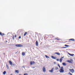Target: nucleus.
I'll return each mask as SVG.
<instances>
[{"mask_svg": "<svg viewBox=\"0 0 75 75\" xmlns=\"http://www.w3.org/2000/svg\"><path fill=\"white\" fill-rule=\"evenodd\" d=\"M15 38H16V35H15Z\"/></svg>", "mask_w": 75, "mask_h": 75, "instance_id": "obj_38", "label": "nucleus"}, {"mask_svg": "<svg viewBox=\"0 0 75 75\" xmlns=\"http://www.w3.org/2000/svg\"><path fill=\"white\" fill-rule=\"evenodd\" d=\"M24 75H28V74L27 73H25L24 74Z\"/></svg>", "mask_w": 75, "mask_h": 75, "instance_id": "obj_30", "label": "nucleus"}, {"mask_svg": "<svg viewBox=\"0 0 75 75\" xmlns=\"http://www.w3.org/2000/svg\"><path fill=\"white\" fill-rule=\"evenodd\" d=\"M62 48H67V47H63Z\"/></svg>", "mask_w": 75, "mask_h": 75, "instance_id": "obj_31", "label": "nucleus"}, {"mask_svg": "<svg viewBox=\"0 0 75 75\" xmlns=\"http://www.w3.org/2000/svg\"><path fill=\"white\" fill-rule=\"evenodd\" d=\"M56 60L57 61H59V59H57Z\"/></svg>", "mask_w": 75, "mask_h": 75, "instance_id": "obj_27", "label": "nucleus"}, {"mask_svg": "<svg viewBox=\"0 0 75 75\" xmlns=\"http://www.w3.org/2000/svg\"><path fill=\"white\" fill-rule=\"evenodd\" d=\"M10 34V32H9V33H8V34H7L8 35V34Z\"/></svg>", "mask_w": 75, "mask_h": 75, "instance_id": "obj_34", "label": "nucleus"}, {"mask_svg": "<svg viewBox=\"0 0 75 75\" xmlns=\"http://www.w3.org/2000/svg\"><path fill=\"white\" fill-rule=\"evenodd\" d=\"M55 54H56L57 55H60V53L58 52H56L55 53Z\"/></svg>", "mask_w": 75, "mask_h": 75, "instance_id": "obj_14", "label": "nucleus"}, {"mask_svg": "<svg viewBox=\"0 0 75 75\" xmlns=\"http://www.w3.org/2000/svg\"><path fill=\"white\" fill-rule=\"evenodd\" d=\"M55 39H56V40H59L57 38H55Z\"/></svg>", "mask_w": 75, "mask_h": 75, "instance_id": "obj_29", "label": "nucleus"}, {"mask_svg": "<svg viewBox=\"0 0 75 75\" xmlns=\"http://www.w3.org/2000/svg\"><path fill=\"white\" fill-rule=\"evenodd\" d=\"M42 71L44 72H46V69H45V67H43L42 68Z\"/></svg>", "mask_w": 75, "mask_h": 75, "instance_id": "obj_4", "label": "nucleus"}, {"mask_svg": "<svg viewBox=\"0 0 75 75\" xmlns=\"http://www.w3.org/2000/svg\"><path fill=\"white\" fill-rule=\"evenodd\" d=\"M6 68L7 69H9V67H8L7 64H6Z\"/></svg>", "mask_w": 75, "mask_h": 75, "instance_id": "obj_20", "label": "nucleus"}, {"mask_svg": "<svg viewBox=\"0 0 75 75\" xmlns=\"http://www.w3.org/2000/svg\"><path fill=\"white\" fill-rule=\"evenodd\" d=\"M62 64L63 65H64V66H66L67 65V64L65 62H63L62 63Z\"/></svg>", "mask_w": 75, "mask_h": 75, "instance_id": "obj_13", "label": "nucleus"}, {"mask_svg": "<svg viewBox=\"0 0 75 75\" xmlns=\"http://www.w3.org/2000/svg\"><path fill=\"white\" fill-rule=\"evenodd\" d=\"M64 46L66 47H69V45H65Z\"/></svg>", "mask_w": 75, "mask_h": 75, "instance_id": "obj_19", "label": "nucleus"}, {"mask_svg": "<svg viewBox=\"0 0 75 75\" xmlns=\"http://www.w3.org/2000/svg\"><path fill=\"white\" fill-rule=\"evenodd\" d=\"M64 58V56H63V57H62L61 58V59H63V58Z\"/></svg>", "mask_w": 75, "mask_h": 75, "instance_id": "obj_33", "label": "nucleus"}, {"mask_svg": "<svg viewBox=\"0 0 75 75\" xmlns=\"http://www.w3.org/2000/svg\"><path fill=\"white\" fill-rule=\"evenodd\" d=\"M58 67H59V68H61V66H60L59 64H58Z\"/></svg>", "mask_w": 75, "mask_h": 75, "instance_id": "obj_25", "label": "nucleus"}, {"mask_svg": "<svg viewBox=\"0 0 75 75\" xmlns=\"http://www.w3.org/2000/svg\"><path fill=\"white\" fill-rule=\"evenodd\" d=\"M68 74H69V75H72V74L70 72H69Z\"/></svg>", "mask_w": 75, "mask_h": 75, "instance_id": "obj_26", "label": "nucleus"}, {"mask_svg": "<svg viewBox=\"0 0 75 75\" xmlns=\"http://www.w3.org/2000/svg\"><path fill=\"white\" fill-rule=\"evenodd\" d=\"M16 46L17 47H23V45L20 44H18L16 45Z\"/></svg>", "mask_w": 75, "mask_h": 75, "instance_id": "obj_3", "label": "nucleus"}, {"mask_svg": "<svg viewBox=\"0 0 75 75\" xmlns=\"http://www.w3.org/2000/svg\"><path fill=\"white\" fill-rule=\"evenodd\" d=\"M13 66H15V64H13Z\"/></svg>", "mask_w": 75, "mask_h": 75, "instance_id": "obj_35", "label": "nucleus"}, {"mask_svg": "<svg viewBox=\"0 0 75 75\" xmlns=\"http://www.w3.org/2000/svg\"><path fill=\"white\" fill-rule=\"evenodd\" d=\"M6 42H7V41L6 40Z\"/></svg>", "mask_w": 75, "mask_h": 75, "instance_id": "obj_40", "label": "nucleus"}, {"mask_svg": "<svg viewBox=\"0 0 75 75\" xmlns=\"http://www.w3.org/2000/svg\"><path fill=\"white\" fill-rule=\"evenodd\" d=\"M9 64H10L11 67L13 66V63H12L11 61L10 60L9 61Z\"/></svg>", "mask_w": 75, "mask_h": 75, "instance_id": "obj_6", "label": "nucleus"}, {"mask_svg": "<svg viewBox=\"0 0 75 75\" xmlns=\"http://www.w3.org/2000/svg\"><path fill=\"white\" fill-rule=\"evenodd\" d=\"M69 41H75V39L73 38L70 39H69Z\"/></svg>", "mask_w": 75, "mask_h": 75, "instance_id": "obj_12", "label": "nucleus"}, {"mask_svg": "<svg viewBox=\"0 0 75 75\" xmlns=\"http://www.w3.org/2000/svg\"><path fill=\"white\" fill-rule=\"evenodd\" d=\"M62 59H61V58L60 59V62H62Z\"/></svg>", "mask_w": 75, "mask_h": 75, "instance_id": "obj_21", "label": "nucleus"}, {"mask_svg": "<svg viewBox=\"0 0 75 75\" xmlns=\"http://www.w3.org/2000/svg\"><path fill=\"white\" fill-rule=\"evenodd\" d=\"M54 64H56V63L55 62H54Z\"/></svg>", "mask_w": 75, "mask_h": 75, "instance_id": "obj_36", "label": "nucleus"}, {"mask_svg": "<svg viewBox=\"0 0 75 75\" xmlns=\"http://www.w3.org/2000/svg\"><path fill=\"white\" fill-rule=\"evenodd\" d=\"M32 68L34 69V68H35V67H32Z\"/></svg>", "mask_w": 75, "mask_h": 75, "instance_id": "obj_39", "label": "nucleus"}, {"mask_svg": "<svg viewBox=\"0 0 75 75\" xmlns=\"http://www.w3.org/2000/svg\"><path fill=\"white\" fill-rule=\"evenodd\" d=\"M55 69L56 70H58V67H56Z\"/></svg>", "mask_w": 75, "mask_h": 75, "instance_id": "obj_24", "label": "nucleus"}, {"mask_svg": "<svg viewBox=\"0 0 75 75\" xmlns=\"http://www.w3.org/2000/svg\"><path fill=\"white\" fill-rule=\"evenodd\" d=\"M23 67V68H24V66Z\"/></svg>", "mask_w": 75, "mask_h": 75, "instance_id": "obj_41", "label": "nucleus"}, {"mask_svg": "<svg viewBox=\"0 0 75 75\" xmlns=\"http://www.w3.org/2000/svg\"><path fill=\"white\" fill-rule=\"evenodd\" d=\"M35 62L33 61H31L30 62V65H32L34 64H35Z\"/></svg>", "mask_w": 75, "mask_h": 75, "instance_id": "obj_8", "label": "nucleus"}, {"mask_svg": "<svg viewBox=\"0 0 75 75\" xmlns=\"http://www.w3.org/2000/svg\"><path fill=\"white\" fill-rule=\"evenodd\" d=\"M59 72L60 73H63L64 72V68L63 67H61V69H60Z\"/></svg>", "mask_w": 75, "mask_h": 75, "instance_id": "obj_1", "label": "nucleus"}, {"mask_svg": "<svg viewBox=\"0 0 75 75\" xmlns=\"http://www.w3.org/2000/svg\"><path fill=\"white\" fill-rule=\"evenodd\" d=\"M54 67H53L51 70H50L49 71V72H51V73H52V72H54Z\"/></svg>", "mask_w": 75, "mask_h": 75, "instance_id": "obj_5", "label": "nucleus"}, {"mask_svg": "<svg viewBox=\"0 0 75 75\" xmlns=\"http://www.w3.org/2000/svg\"><path fill=\"white\" fill-rule=\"evenodd\" d=\"M73 59H70V61L69 60H68L67 61V62H69L70 64H73V63L72 62H73Z\"/></svg>", "mask_w": 75, "mask_h": 75, "instance_id": "obj_2", "label": "nucleus"}, {"mask_svg": "<svg viewBox=\"0 0 75 75\" xmlns=\"http://www.w3.org/2000/svg\"><path fill=\"white\" fill-rule=\"evenodd\" d=\"M51 57L53 59H57V58H56V57H54L53 56H51Z\"/></svg>", "mask_w": 75, "mask_h": 75, "instance_id": "obj_9", "label": "nucleus"}, {"mask_svg": "<svg viewBox=\"0 0 75 75\" xmlns=\"http://www.w3.org/2000/svg\"><path fill=\"white\" fill-rule=\"evenodd\" d=\"M0 35L1 36H2V37H3V35H2V33L0 32Z\"/></svg>", "mask_w": 75, "mask_h": 75, "instance_id": "obj_23", "label": "nucleus"}, {"mask_svg": "<svg viewBox=\"0 0 75 75\" xmlns=\"http://www.w3.org/2000/svg\"><path fill=\"white\" fill-rule=\"evenodd\" d=\"M22 55H23V56H24V55H25V52H22Z\"/></svg>", "mask_w": 75, "mask_h": 75, "instance_id": "obj_15", "label": "nucleus"}, {"mask_svg": "<svg viewBox=\"0 0 75 75\" xmlns=\"http://www.w3.org/2000/svg\"><path fill=\"white\" fill-rule=\"evenodd\" d=\"M45 57L47 58H50V57L47 55H45Z\"/></svg>", "mask_w": 75, "mask_h": 75, "instance_id": "obj_18", "label": "nucleus"}, {"mask_svg": "<svg viewBox=\"0 0 75 75\" xmlns=\"http://www.w3.org/2000/svg\"><path fill=\"white\" fill-rule=\"evenodd\" d=\"M13 40H14V36H13Z\"/></svg>", "mask_w": 75, "mask_h": 75, "instance_id": "obj_37", "label": "nucleus"}, {"mask_svg": "<svg viewBox=\"0 0 75 75\" xmlns=\"http://www.w3.org/2000/svg\"><path fill=\"white\" fill-rule=\"evenodd\" d=\"M5 35V34L2 33V37L3 36V35Z\"/></svg>", "mask_w": 75, "mask_h": 75, "instance_id": "obj_32", "label": "nucleus"}, {"mask_svg": "<svg viewBox=\"0 0 75 75\" xmlns=\"http://www.w3.org/2000/svg\"><path fill=\"white\" fill-rule=\"evenodd\" d=\"M35 44H36V46H38V41H36Z\"/></svg>", "mask_w": 75, "mask_h": 75, "instance_id": "obj_11", "label": "nucleus"}, {"mask_svg": "<svg viewBox=\"0 0 75 75\" xmlns=\"http://www.w3.org/2000/svg\"><path fill=\"white\" fill-rule=\"evenodd\" d=\"M15 72H16L17 73V74H18V73H19V71H18V70H15Z\"/></svg>", "mask_w": 75, "mask_h": 75, "instance_id": "obj_16", "label": "nucleus"}, {"mask_svg": "<svg viewBox=\"0 0 75 75\" xmlns=\"http://www.w3.org/2000/svg\"><path fill=\"white\" fill-rule=\"evenodd\" d=\"M18 38H19V39H20L21 38V36H19V37Z\"/></svg>", "mask_w": 75, "mask_h": 75, "instance_id": "obj_28", "label": "nucleus"}, {"mask_svg": "<svg viewBox=\"0 0 75 75\" xmlns=\"http://www.w3.org/2000/svg\"><path fill=\"white\" fill-rule=\"evenodd\" d=\"M6 74V71H4L3 72V74H4V75H5Z\"/></svg>", "mask_w": 75, "mask_h": 75, "instance_id": "obj_17", "label": "nucleus"}, {"mask_svg": "<svg viewBox=\"0 0 75 75\" xmlns=\"http://www.w3.org/2000/svg\"><path fill=\"white\" fill-rule=\"evenodd\" d=\"M68 54L69 55L71 56V57H72V56H74V54H71L69 53H68Z\"/></svg>", "mask_w": 75, "mask_h": 75, "instance_id": "obj_10", "label": "nucleus"}, {"mask_svg": "<svg viewBox=\"0 0 75 75\" xmlns=\"http://www.w3.org/2000/svg\"><path fill=\"white\" fill-rule=\"evenodd\" d=\"M26 34H27V32H25V33L24 34V36H25Z\"/></svg>", "mask_w": 75, "mask_h": 75, "instance_id": "obj_22", "label": "nucleus"}, {"mask_svg": "<svg viewBox=\"0 0 75 75\" xmlns=\"http://www.w3.org/2000/svg\"><path fill=\"white\" fill-rule=\"evenodd\" d=\"M69 70H70L71 71V72H72V73H74V69H70Z\"/></svg>", "mask_w": 75, "mask_h": 75, "instance_id": "obj_7", "label": "nucleus"}]
</instances>
